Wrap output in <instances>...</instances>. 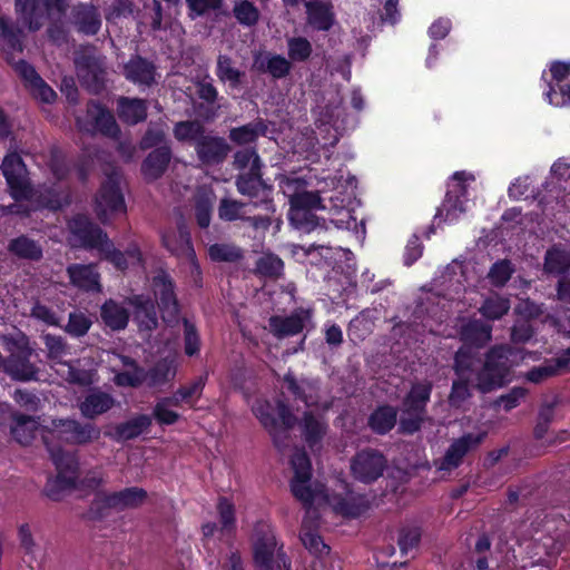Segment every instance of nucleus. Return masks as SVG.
<instances>
[{
	"label": "nucleus",
	"mask_w": 570,
	"mask_h": 570,
	"mask_svg": "<svg viewBox=\"0 0 570 570\" xmlns=\"http://www.w3.org/2000/svg\"><path fill=\"white\" fill-rule=\"evenodd\" d=\"M262 160L255 159L253 168L242 171L236 177V188L239 194L250 198L266 197L272 187L262 177Z\"/></svg>",
	"instance_id": "aec40b11"
},
{
	"label": "nucleus",
	"mask_w": 570,
	"mask_h": 570,
	"mask_svg": "<svg viewBox=\"0 0 570 570\" xmlns=\"http://www.w3.org/2000/svg\"><path fill=\"white\" fill-rule=\"evenodd\" d=\"M515 351L509 345H494L485 353L484 363L476 372L474 389L482 394L504 387L511 382Z\"/></svg>",
	"instance_id": "f257e3e1"
},
{
	"label": "nucleus",
	"mask_w": 570,
	"mask_h": 570,
	"mask_svg": "<svg viewBox=\"0 0 570 570\" xmlns=\"http://www.w3.org/2000/svg\"><path fill=\"white\" fill-rule=\"evenodd\" d=\"M514 271L510 259H499L490 267L488 278L494 287H503L510 281Z\"/></svg>",
	"instance_id": "6e6d98bb"
},
{
	"label": "nucleus",
	"mask_w": 570,
	"mask_h": 570,
	"mask_svg": "<svg viewBox=\"0 0 570 570\" xmlns=\"http://www.w3.org/2000/svg\"><path fill=\"white\" fill-rule=\"evenodd\" d=\"M91 326V318L83 312H70L68 323L63 330L71 337L79 338L87 335Z\"/></svg>",
	"instance_id": "4d7b16f0"
},
{
	"label": "nucleus",
	"mask_w": 570,
	"mask_h": 570,
	"mask_svg": "<svg viewBox=\"0 0 570 570\" xmlns=\"http://www.w3.org/2000/svg\"><path fill=\"white\" fill-rule=\"evenodd\" d=\"M509 309V299L501 296H495L484 299L480 308V312L485 318L495 321L502 318L505 314H508Z\"/></svg>",
	"instance_id": "052dcab7"
},
{
	"label": "nucleus",
	"mask_w": 570,
	"mask_h": 570,
	"mask_svg": "<svg viewBox=\"0 0 570 570\" xmlns=\"http://www.w3.org/2000/svg\"><path fill=\"white\" fill-rule=\"evenodd\" d=\"M36 421L27 414L13 415L11 433L13 439L22 445H29L35 439Z\"/></svg>",
	"instance_id": "c03bdc74"
},
{
	"label": "nucleus",
	"mask_w": 570,
	"mask_h": 570,
	"mask_svg": "<svg viewBox=\"0 0 570 570\" xmlns=\"http://www.w3.org/2000/svg\"><path fill=\"white\" fill-rule=\"evenodd\" d=\"M288 57L293 61H305L312 55L311 42L303 37H293L287 40Z\"/></svg>",
	"instance_id": "338daca9"
},
{
	"label": "nucleus",
	"mask_w": 570,
	"mask_h": 570,
	"mask_svg": "<svg viewBox=\"0 0 570 570\" xmlns=\"http://www.w3.org/2000/svg\"><path fill=\"white\" fill-rule=\"evenodd\" d=\"M249 204L236 200L229 197H223L218 205V218L223 222L233 223L236 220H244L248 210Z\"/></svg>",
	"instance_id": "79ce46f5"
},
{
	"label": "nucleus",
	"mask_w": 570,
	"mask_h": 570,
	"mask_svg": "<svg viewBox=\"0 0 570 570\" xmlns=\"http://www.w3.org/2000/svg\"><path fill=\"white\" fill-rule=\"evenodd\" d=\"M386 468V456L376 449H363L357 451L351 459V473L353 478L364 484H372L377 481Z\"/></svg>",
	"instance_id": "9d476101"
},
{
	"label": "nucleus",
	"mask_w": 570,
	"mask_h": 570,
	"mask_svg": "<svg viewBox=\"0 0 570 570\" xmlns=\"http://www.w3.org/2000/svg\"><path fill=\"white\" fill-rule=\"evenodd\" d=\"M213 194L203 193L195 198V219L199 228L205 229L209 227L214 207Z\"/></svg>",
	"instance_id": "3c124183"
},
{
	"label": "nucleus",
	"mask_w": 570,
	"mask_h": 570,
	"mask_svg": "<svg viewBox=\"0 0 570 570\" xmlns=\"http://www.w3.org/2000/svg\"><path fill=\"white\" fill-rule=\"evenodd\" d=\"M32 348L28 343L19 345L4 360V373L8 374L13 381L30 382L37 381L39 368L30 361Z\"/></svg>",
	"instance_id": "ddd939ff"
},
{
	"label": "nucleus",
	"mask_w": 570,
	"mask_h": 570,
	"mask_svg": "<svg viewBox=\"0 0 570 570\" xmlns=\"http://www.w3.org/2000/svg\"><path fill=\"white\" fill-rule=\"evenodd\" d=\"M1 169L9 187L10 196L16 202H21L23 197H28L30 183L22 174L24 169L22 159L18 155L6 156Z\"/></svg>",
	"instance_id": "f3484780"
},
{
	"label": "nucleus",
	"mask_w": 570,
	"mask_h": 570,
	"mask_svg": "<svg viewBox=\"0 0 570 570\" xmlns=\"http://www.w3.org/2000/svg\"><path fill=\"white\" fill-rule=\"evenodd\" d=\"M100 318L106 327L119 332L128 326L130 313L117 301L108 298L100 307Z\"/></svg>",
	"instance_id": "c756f323"
},
{
	"label": "nucleus",
	"mask_w": 570,
	"mask_h": 570,
	"mask_svg": "<svg viewBox=\"0 0 570 570\" xmlns=\"http://www.w3.org/2000/svg\"><path fill=\"white\" fill-rule=\"evenodd\" d=\"M100 434V428L95 423L58 417L45 428L42 440L47 448H56L53 442L80 446L99 440Z\"/></svg>",
	"instance_id": "f03ea898"
},
{
	"label": "nucleus",
	"mask_w": 570,
	"mask_h": 570,
	"mask_svg": "<svg viewBox=\"0 0 570 570\" xmlns=\"http://www.w3.org/2000/svg\"><path fill=\"white\" fill-rule=\"evenodd\" d=\"M22 200H30L38 209L51 212L61 210L71 203L69 191L62 190L57 185H43L37 189L30 185L28 197H23Z\"/></svg>",
	"instance_id": "a211bd4d"
},
{
	"label": "nucleus",
	"mask_w": 570,
	"mask_h": 570,
	"mask_svg": "<svg viewBox=\"0 0 570 570\" xmlns=\"http://www.w3.org/2000/svg\"><path fill=\"white\" fill-rule=\"evenodd\" d=\"M14 8L22 23L37 31L47 18L60 19L69 8V0H14Z\"/></svg>",
	"instance_id": "6e6552de"
},
{
	"label": "nucleus",
	"mask_w": 570,
	"mask_h": 570,
	"mask_svg": "<svg viewBox=\"0 0 570 570\" xmlns=\"http://www.w3.org/2000/svg\"><path fill=\"white\" fill-rule=\"evenodd\" d=\"M73 20L78 30L85 35L94 36L101 27L98 10L91 4H79L73 10Z\"/></svg>",
	"instance_id": "e433bc0d"
},
{
	"label": "nucleus",
	"mask_w": 570,
	"mask_h": 570,
	"mask_svg": "<svg viewBox=\"0 0 570 570\" xmlns=\"http://www.w3.org/2000/svg\"><path fill=\"white\" fill-rule=\"evenodd\" d=\"M117 112L124 122L136 125L146 119L147 104L139 98L120 97L117 100Z\"/></svg>",
	"instance_id": "473e14b6"
},
{
	"label": "nucleus",
	"mask_w": 570,
	"mask_h": 570,
	"mask_svg": "<svg viewBox=\"0 0 570 570\" xmlns=\"http://www.w3.org/2000/svg\"><path fill=\"white\" fill-rule=\"evenodd\" d=\"M70 284L85 292H99L100 274L92 264H70L67 267Z\"/></svg>",
	"instance_id": "a878e982"
},
{
	"label": "nucleus",
	"mask_w": 570,
	"mask_h": 570,
	"mask_svg": "<svg viewBox=\"0 0 570 570\" xmlns=\"http://www.w3.org/2000/svg\"><path fill=\"white\" fill-rule=\"evenodd\" d=\"M255 66L259 71L268 72L274 78H284L291 71V62L283 56H256Z\"/></svg>",
	"instance_id": "a19ab883"
},
{
	"label": "nucleus",
	"mask_w": 570,
	"mask_h": 570,
	"mask_svg": "<svg viewBox=\"0 0 570 570\" xmlns=\"http://www.w3.org/2000/svg\"><path fill=\"white\" fill-rule=\"evenodd\" d=\"M233 13L240 24L247 27L256 24L259 19L258 9L248 0H235Z\"/></svg>",
	"instance_id": "bf43d9fd"
},
{
	"label": "nucleus",
	"mask_w": 570,
	"mask_h": 570,
	"mask_svg": "<svg viewBox=\"0 0 570 570\" xmlns=\"http://www.w3.org/2000/svg\"><path fill=\"white\" fill-rule=\"evenodd\" d=\"M176 370L174 362L167 357L157 361L149 370L144 368L145 383L149 387H157L165 385L174 379Z\"/></svg>",
	"instance_id": "58836bf2"
},
{
	"label": "nucleus",
	"mask_w": 570,
	"mask_h": 570,
	"mask_svg": "<svg viewBox=\"0 0 570 570\" xmlns=\"http://www.w3.org/2000/svg\"><path fill=\"white\" fill-rule=\"evenodd\" d=\"M121 174L112 169L106 175L95 197V213L102 224H107L112 216L126 214L127 206L121 189Z\"/></svg>",
	"instance_id": "0eeeda50"
},
{
	"label": "nucleus",
	"mask_w": 570,
	"mask_h": 570,
	"mask_svg": "<svg viewBox=\"0 0 570 570\" xmlns=\"http://www.w3.org/2000/svg\"><path fill=\"white\" fill-rule=\"evenodd\" d=\"M132 307V318L139 332H153L158 327L156 305L149 296L135 294L127 298Z\"/></svg>",
	"instance_id": "6ab92c4d"
},
{
	"label": "nucleus",
	"mask_w": 570,
	"mask_h": 570,
	"mask_svg": "<svg viewBox=\"0 0 570 570\" xmlns=\"http://www.w3.org/2000/svg\"><path fill=\"white\" fill-rule=\"evenodd\" d=\"M112 512H121L115 492L98 491L90 503L88 515L91 520L102 521Z\"/></svg>",
	"instance_id": "72a5a7b5"
},
{
	"label": "nucleus",
	"mask_w": 570,
	"mask_h": 570,
	"mask_svg": "<svg viewBox=\"0 0 570 570\" xmlns=\"http://www.w3.org/2000/svg\"><path fill=\"white\" fill-rule=\"evenodd\" d=\"M184 327V352L187 356L193 357L199 355L202 340L196 325L188 318L183 320Z\"/></svg>",
	"instance_id": "680f3d73"
},
{
	"label": "nucleus",
	"mask_w": 570,
	"mask_h": 570,
	"mask_svg": "<svg viewBox=\"0 0 570 570\" xmlns=\"http://www.w3.org/2000/svg\"><path fill=\"white\" fill-rule=\"evenodd\" d=\"M396 422L397 410L390 404L379 405L367 417V426L377 435L391 432Z\"/></svg>",
	"instance_id": "2f4dec72"
},
{
	"label": "nucleus",
	"mask_w": 570,
	"mask_h": 570,
	"mask_svg": "<svg viewBox=\"0 0 570 570\" xmlns=\"http://www.w3.org/2000/svg\"><path fill=\"white\" fill-rule=\"evenodd\" d=\"M432 389V383L428 381L414 383L403 400L404 413L426 415Z\"/></svg>",
	"instance_id": "c85d7f7f"
},
{
	"label": "nucleus",
	"mask_w": 570,
	"mask_h": 570,
	"mask_svg": "<svg viewBox=\"0 0 570 570\" xmlns=\"http://www.w3.org/2000/svg\"><path fill=\"white\" fill-rule=\"evenodd\" d=\"M568 368L566 358L546 360L541 365L531 367L524 375L525 380L533 384H540L543 381L558 376L563 370Z\"/></svg>",
	"instance_id": "4c0bfd02"
},
{
	"label": "nucleus",
	"mask_w": 570,
	"mask_h": 570,
	"mask_svg": "<svg viewBox=\"0 0 570 570\" xmlns=\"http://www.w3.org/2000/svg\"><path fill=\"white\" fill-rule=\"evenodd\" d=\"M308 317V312L304 309L295 311L288 316L273 315L268 320L269 330L277 338L294 336L303 331Z\"/></svg>",
	"instance_id": "5701e85b"
},
{
	"label": "nucleus",
	"mask_w": 570,
	"mask_h": 570,
	"mask_svg": "<svg viewBox=\"0 0 570 570\" xmlns=\"http://www.w3.org/2000/svg\"><path fill=\"white\" fill-rule=\"evenodd\" d=\"M568 529L569 523L562 514L554 510L541 511L531 521L528 533L531 540L542 544L546 554L551 556L562 543Z\"/></svg>",
	"instance_id": "423d86ee"
},
{
	"label": "nucleus",
	"mask_w": 570,
	"mask_h": 570,
	"mask_svg": "<svg viewBox=\"0 0 570 570\" xmlns=\"http://www.w3.org/2000/svg\"><path fill=\"white\" fill-rule=\"evenodd\" d=\"M266 131V124L262 119H257L244 126L233 128L229 138L233 142H254L259 137L265 136Z\"/></svg>",
	"instance_id": "a18cd8bd"
},
{
	"label": "nucleus",
	"mask_w": 570,
	"mask_h": 570,
	"mask_svg": "<svg viewBox=\"0 0 570 570\" xmlns=\"http://www.w3.org/2000/svg\"><path fill=\"white\" fill-rule=\"evenodd\" d=\"M367 509L368 503L362 495L341 497L335 503V511L346 518H358Z\"/></svg>",
	"instance_id": "49530a36"
},
{
	"label": "nucleus",
	"mask_w": 570,
	"mask_h": 570,
	"mask_svg": "<svg viewBox=\"0 0 570 570\" xmlns=\"http://www.w3.org/2000/svg\"><path fill=\"white\" fill-rule=\"evenodd\" d=\"M321 208L325 206L317 191L295 193L289 197L288 222L295 229L305 234L327 230L326 220L314 214L315 209Z\"/></svg>",
	"instance_id": "20e7f679"
},
{
	"label": "nucleus",
	"mask_w": 570,
	"mask_h": 570,
	"mask_svg": "<svg viewBox=\"0 0 570 570\" xmlns=\"http://www.w3.org/2000/svg\"><path fill=\"white\" fill-rule=\"evenodd\" d=\"M8 253L26 262H40L43 258V246L38 239H33L28 234H20L11 238L7 245Z\"/></svg>",
	"instance_id": "b1692460"
},
{
	"label": "nucleus",
	"mask_w": 570,
	"mask_h": 570,
	"mask_svg": "<svg viewBox=\"0 0 570 570\" xmlns=\"http://www.w3.org/2000/svg\"><path fill=\"white\" fill-rule=\"evenodd\" d=\"M543 269L547 274H566L570 269V254L556 245L552 246L546 252Z\"/></svg>",
	"instance_id": "ea45409f"
},
{
	"label": "nucleus",
	"mask_w": 570,
	"mask_h": 570,
	"mask_svg": "<svg viewBox=\"0 0 570 570\" xmlns=\"http://www.w3.org/2000/svg\"><path fill=\"white\" fill-rule=\"evenodd\" d=\"M161 244L173 256L195 258L190 232L184 218L177 222L176 228L170 227L161 232Z\"/></svg>",
	"instance_id": "2eb2a0df"
},
{
	"label": "nucleus",
	"mask_w": 570,
	"mask_h": 570,
	"mask_svg": "<svg viewBox=\"0 0 570 570\" xmlns=\"http://www.w3.org/2000/svg\"><path fill=\"white\" fill-rule=\"evenodd\" d=\"M196 147L197 155L205 165L220 164L232 149L230 145H196Z\"/></svg>",
	"instance_id": "13d9d810"
},
{
	"label": "nucleus",
	"mask_w": 570,
	"mask_h": 570,
	"mask_svg": "<svg viewBox=\"0 0 570 570\" xmlns=\"http://www.w3.org/2000/svg\"><path fill=\"white\" fill-rule=\"evenodd\" d=\"M475 363V353L470 346H461L453 357V371L456 376L470 377Z\"/></svg>",
	"instance_id": "5fc2aeb1"
},
{
	"label": "nucleus",
	"mask_w": 570,
	"mask_h": 570,
	"mask_svg": "<svg viewBox=\"0 0 570 570\" xmlns=\"http://www.w3.org/2000/svg\"><path fill=\"white\" fill-rule=\"evenodd\" d=\"M151 426V416L148 414H136L125 422L116 424L111 438L116 442H127L134 440L149 431Z\"/></svg>",
	"instance_id": "cd10ccee"
},
{
	"label": "nucleus",
	"mask_w": 570,
	"mask_h": 570,
	"mask_svg": "<svg viewBox=\"0 0 570 570\" xmlns=\"http://www.w3.org/2000/svg\"><path fill=\"white\" fill-rule=\"evenodd\" d=\"M115 404L114 397L106 392L95 391L89 393L80 404L81 414L87 419L108 412Z\"/></svg>",
	"instance_id": "c9c22d12"
},
{
	"label": "nucleus",
	"mask_w": 570,
	"mask_h": 570,
	"mask_svg": "<svg viewBox=\"0 0 570 570\" xmlns=\"http://www.w3.org/2000/svg\"><path fill=\"white\" fill-rule=\"evenodd\" d=\"M253 554L258 570H291V561L287 556L276 550V538L267 522L258 521L254 525Z\"/></svg>",
	"instance_id": "39448f33"
},
{
	"label": "nucleus",
	"mask_w": 570,
	"mask_h": 570,
	"mask_svg": "<svg viewBox=\"0 0 570 570\" xmlns=\"http://www.w3.org/2000/svg\"><path fill=\"white\" fill-rule=\"evenodd\" d=\"M87 115L92 121L94 129L102 136L112 139H120V128L115 116L100 104L91 102L88 105Z\"/></svg>",
	"instance_id": "393cba45"
},
{
	"label": "nucleus",
	"mask_w": 570,
	"mask_h": 570,
	"mask_svg": "<svg viewBox=\"0 0 570 570\" xmlns=\"http://www.w3.org/2000/svg\"><path fill=\"white\" fill-rule=\"evenodd\" d=\"M73 61L80 82L89 90L98 92L104 87L106 76L104 58L89 51H81L76 53Z\"/></svg>",
	"instance_id": "9b49d317"
},
{
	"label": "nucleus",
	"mask_w": 570,
	"mask_h": 570,
	"mask_svg": "<svg viewBox=\"0 0 570 570\" xmlns=\"http://www.w3.org/2000/svg\"><path fill=\"white\" fill-rule=\"evenodd\" d=\"M465 171H455L452 175L454 184L448 189L444 200L438 208L435 217H443L449 223L455 222L464 212V200L468 194Z\"/></svg>",
	"instance_id": "f8f14e48"
},
{
	"label": "nucleus",
	"mask_w": 570,
	"mask_h": 570,
	"mask_svg": "<svg viewBox=\"0 0 570 570\" xmlns=\"http://www.w3.org/2000/svg\"><path fill=\"white\" fill-rule=\"evenodd\" d=\"M208 380V374H202L195 377L190 383L178 387V394L185 399V403L195 409L197 401L202 397L204 389Z\"/></svg>",
	"instance_id": "864d4df0"
},
{
	"label": "nucleus",
	"mask_w": 570,
	"mask_h": 570,
	"mask_svg": "<svg viewBox=\"0 0 570 570\" xmlns=\"http://www.w3.org/2000/svg\"><path fill=\"white\" fill-rule=\"evenodd\" d=\"M216 76L222 82H228L232 88H238L245 73L234 66L229 56L218 55Z\"/></svg>",
	"instance_id": "37998d69"
},
{
	"label": "nucleus",
	"mask_w": 570,
	"mask_h": 570,
	"mask_svg": "<svg viewBox=\"0 0 570 570\" xmlns=\"http://www.w3.org/2000/svg\"><path fill=\"white\" fill-rule=\"evenodd\" d=\"M68 228L85 248L98 249L108 238L107 233L85 214L72 216L68 222Z\"/></svg>",
	"instance_id": "dca6fc26"
},
{
	"label": "nucleus",
	"mask_w": 570,
	"mask_h": 570,
	"mask_svg": "<svg viewBox=\"0 0 570 570\" xmlns=\"http://www.w3.org/2000/svg\"><path fill=\"white\" fill-rule=\"evenodd\" d=\"M284 268L283 261L276 255H265L257 259L256 272L265 277H278Z\"/></svg>",
	"instance_id": "69168bd1"
},
{
	"label": "nucleus",
	"mask_w": 570,
	"mask_h": 570,
	"mask_svg": "<svg viewBox=\"0 0 570 570\" xmlns=\"http://www.w3.org/2000/svg\"><path fill=\"white\" fill-rule=\"evenodd\" d=\"M485 433H465L459 439H455L445 454L438 463L440 471H451L459 468L463 458L473 449L478 448L484 440Z\"/></svg>",
	"instance_id": "4468645a"
},
{
	"label": "nucleus",
	"mask_w": 570,
	"mask_h": 570,
	"mask_svg": "<svg viewBox=\"0 0 570 570\" xmlns=\"http://www.w3.org/2000/svg\"><path fill=\"white\" fill-rule=\"evenodd\" d=\"M208 256L216 263H237L243 259L240 247L234 244L215 243L208 247Z\"/></svg>",
	"instance_id": "09e8293b"
},
{
	"label": "nucleus",
	"mask_w": 570,
	"mask_h": 570,
	"mask_svg": "<svg viewBox=\"0 0 570 570\" xmlns=\"http://www.w3.org/2000/svg\"><path fill=\"white\" fill-rule=\"evenodd\" d=\"M102 258L112 264L118 271H126L128 268V261L126 254L117 249L114 243L107 238L102 245L98 248Z\"/></svg>",
	"instance_id": "e2e57ef3"
},
{
	"label": "nucleus",
	"mask_w": 570,
	"mask_h": 570,
	"mask_svg": "<svg viewBox=\"0 0 570 570\" xmlns=\"http://www.w3.org/2000/svg\"><path fill=\"white\" fill-rule=\"evenodd\" d=\"M57 470L55 479L48 480L45 494L52 501H60L67 490L77 488L80 476V463L76 452L66 451L60 446L47 448Z\"/></svg>",
	"instance_id": "7ed1b4c3"
},
{
	"label": "nucleus",
	"mask_w": 570,
	"mask_h": 570,
	"mask_svg": "<svg viewBox=\"0 0 570 570\" xmlns=\"http://www.w3.org/2000/svg\"><path fill=\"white\" fill-rule=\"evenodd\" d=\"M307 22L318 31H328L334 24V12L330 3L315 0L305 2Z\"/></svg>",
	"instance_id": "7c9ffc66"
},
{
	"label": "nucleus",
	"mask_w": 570,
	"mask_h": 570,
	"mask_svg": "<svg viewBox=\"0 0 570 570\" xmlns=\"http://www.w3.org/2000/svg\"><path fill=\"white\" fill-rule=\"evenodd\" d=\"M141 149H146L149 147H154L155 145H139ZM158 148L154 149L149 155L144 159L141 164V174L144 178L148 181H154L160 178L166 171L170 159H171V150L170 145H157Z\"/></svg>",
	"instance_id": "4be33fe9"
},
{
	"label": "nucleus",
	"mask_w": 570,
	"mask_h": 570,
	"mask_svg": "<svg viewBox=\"0 0 570 570\" xmlns=\"http://www.w3.org/2000/svg\"><path fill=\"white\" fill-rule=\"evenodd\" d=\"M472 396L470 377L458 376L453 380L449 401L453 406H461Z\"/></svg>",
	"instance_id": "0e129e2a"
},
{
	"label": "nucleus",
	"mask_w": 570,
	"mask_h": 570,
	"mask_svg": "<svg viewBox=\"0 0 570 570\" xmlns=\"http://www.w3.org/2000/svg\"><path fill=\"white\" fill-rule=\"evenodd\" d=\"M151 288L165 323H174L180 315L176 283L170 274L159 268L151 278Z\"/></svg>",
	"instance_id": "1a4fd4ad"
},
{
	"label": "nucleus",
	"mask_w": 570,
	"mask_h": 570,
	"mask_svg": "<svg viewBox=\"0 0 570 570\" xmlns=\"http://www.w3.org/2000/svg\"><path fill=\"white\" fill-rule=\"evenodd\" d=\"M115 494L121 511L137 509L141 507L148 498L147 491L138 487L125 488L120 491H115Z\"/></svg>",
	"instance_id": "8fccbe9b"
},
{
	"label": "nucleus",
	"mask_w": 570,
	"mask_h": 570,
	"mask_svg": "<svg viewBox=\"0 0 570 570\" xmlns=\"http://www.w3.org/2000/svg\"><path fill=\"white\" fill-rule=\"evenodd\" d=\"M311 480L302 478H292L289 487L294 498L305 505H312L315 499V492L311 487Z\"/></svg>",
	"instance_id": "774afa93"
},
{
	"label": "nucleus",
	"mask_w": 570,
	"mask_h": 570,
	"mask_svg": "<svg viewBox=\"0 0 570 570\" xmlns=\"http://www.w3.org/2000/svg\"><path fill=\"white\" fill-rule=\"evenodd\" d=\"M559 400L556 397L553 401L543 403L538 412L537 422L533 429V436L535 440H542L550 428L554 419V409L558 405Z\"/></svg>",
	"instance_id": "603ef678"
},
{
	"label": "nucleus",
	"mask_w": 570,
	"mask_h": 570,
	"mask_svg": "<svg viewBox=\"0 0 570 570\" xmlns=\"http://www.w3.org/2000/svg\"><path fill=\"white\" fill-rule=\"evenodd\" d=\"M124 73L127 80L138 86L149 87L156 82L155 65L139 56L125 63Z\"/></svg>",
	"instance_id": "bb28decb"
},
{
	"label": "nucleus",
	"mask_w": 570,
	"mask_h": 570,
	"mask_svg": "<svg viewBox=\"0 0 570 570\" xmlns=\"http://www.w3.org/2000/svg\"><path fill=\"white\" fill-rule=\"evenodd\" d=\"M298 426L302 439L312 451L322 448V442L328 430V424L322 415L304 411Z\"/></svg>",
	"instance_id": "412c9836"
},
{
	"label": "nucleus",
	"mask_w": 570,
	"mask_h": 570,
	"mask_svg": "<svg viewBox=\"0 0 570 570\" xmlns=\"http://www.w3.org/2000/svg\"><path fill=\"white\" fill-rule=\"evenodd\" d=\"M460 335L465 344L483 347L492 338V326L480 320H472L461 327Z\"/></svg>",
	"instance_id": "f704fd0d"
},
{
	"label": "nucleus",
	"mask_w": 570,
	"mask_h": 570,
	"mask_svg": "<svg viewBox=\"0 0 570 570\" xmlns=\"http://www.w3.org/2000/svg\"><path fill=\"white\" fill-rule=\"evenodd\" d=\"M175 137L178 140H186L189 142H208L204 137L203 125L197 120L180 121L174 128ZM210 142H222L219 139H214Z\"/></svg>",
	"instance_id": "de8ad7c7"
}]
</instances>
